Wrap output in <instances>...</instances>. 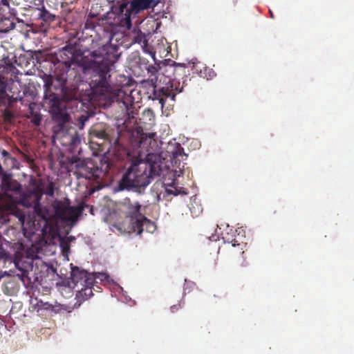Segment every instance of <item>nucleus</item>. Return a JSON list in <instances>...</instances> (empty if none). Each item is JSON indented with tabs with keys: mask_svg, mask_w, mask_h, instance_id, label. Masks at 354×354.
<instances>
[{
	"mask_svg": "<svg viewBox=\"0 0 354 354\" xmlns=\"http://www.w3.org/2000/svg\"><path fill=\"white\" fill-rule=\"evenodd\" d=\"M118 57L116 48L111 45H104L87 56H75L69 48L64 47L57 58L54 75L64 86L68 81H83L81 72L88 76L90 87L94 92L104 95L110 89L109 73Z\"/></svg>",
	"mask_w": 354,
	"mask_h": 354,
	"instance_id": "nucleus-1",
	"label": "nucleus"
},
{
	"mask_svg": "<svg viewBox=\"0 0 354 354\" xmlns=\"http://www.w3.org/2000/svg\"><path fill=\"white\" fill-rule=\"evenodd\" d=\"M52 84L53 78L50 76L44 84L46 87L44 100L48 106L53 120L57 122V125L54 127V132L62 145L75 147L80 142V134L77 129V125L69 121L70 115L66 113L65 105L60 97L57 94L48 91Z\"/></svg>",
	"mask_w": 354,
	"mask_h": 354,
	"instance_id": "nucleus-2",
	"label": "nucleus"
},
{
	"mask_svg": "<svg viewBox=\"0 0 354 354\" xmlns=\"http://www.w3.org/2000/svg\"><path fill=\"white\" fill-rule=\"evenodd\" d=\"M151 155L148 154L146 160L133 162L124 171L114 190L121 192L132 188L147 187L151 179L160 175V165L158 162L151 161Z\"/></svg>",
	"mask_w": 354,
	"mask_h": 354,
	"instance_id": "nucleus-3",
	"label": "nucleus"
},
{
	"mask_svg": "<svg viewBox=\"0 0 354 354\" xmlns=\"http://www.w3.org/2000/svg\"><path fill=\"white\" fill-rule=\"evenodd\" d=\"M142 205L138 201H132L127 197L119 201L116 205V212L119 216L112 226L122 233L131 234L135 231L133 225L139 222L143 214L140 212Z\"/></svg>",
	"mask_w": 354,
	"mask_h": 354,
	"instance_id": "nucleus-4",
	"label": "nucleus"
},
{
	"mask_svg": "<svg viewBox=\"0 0 354 354\" xmlns=\"http://www.w3.org/2000/svg\"><path fill=\"white\" fill-rule=\"evenodd\" d=\"M169 69L172 71L174 77L172 78L169 76L165 77L163 82L165 85L159 88H157V86H155L151 93L152 99L159 100L162 107L165 104V99L171 97L172 100H175L176 94L183 91V86L180 87V82L177 80L176 74L180 71H183V73H185V68L181 65H178L175 67L170 66Z\"/></svg>",
	"mask_w": 354,
	"mask_h": 354,
	"instance_id": "nucleus-5",
	"label": "nucleus"
},
{
	"mask_svg": "<svg viewBox=\"0 0 354 354\" xmlns=\"http://www.w3.org/2000/svg\"><path fill=\"white\" fill-rule=\"evenodd\" d=\"M43 196V190L39 185L35 186L31 190L26 193H21L19 196L18 201L20 204L26 207H32L38 216L44 221L45 225L50 218L48 210L42 207L40 201Z\"/></svg>",
	"mask_w": 354,
	"mask_h": 354,
	"instance_id": "nucleus-6",
	"label": "nucleus"
},
{
	"mask_svg": "<svg viewBox=\"0 0 354 354\" xmlns=\"http://www.w3.org/2000/svg\"><path fill=\"white\" fill-rule=\"evenodd\" d=\"M53 207L55 216L63 221L73 222L76 221L84 210V203L71 206V201L67 198H64L63 201H55Z\"/></svg>",
	"mask_w": 354,
	"mask_h": 354,
	"instance_id": "nucleus-7",
	"label": "nucleus"
},
{
	"mask_svg": "<svg viewBox=\"0 0 354 354\" xmlns=\"http://www.w3.org/2000/svg\"><path fill=\"white\" fill-rule=\"evenodd\" d=\"M101 167L93 162H88L82 169V176L90 180L103 181L109 175L110 164L107 162H100Z\"/></svg>",
	"mask_w": 354,
	"mask_h": 354,
	"instance_id": "nucleus-8",
	"label": "nucleus"
},
{
	"mask_svg": "<svg viewBox=\"0 0 354 354\" xmlns=\"http://www.w3.org/2000/svg\"><path fill=\"white\" fill-rule=\"evenodd\" d=\"M128 131L132 142H134L138 147L147 148L151 145V142H155L156 141L155 133H145L140 127L129 129Z\"/></svg>",
	"mask_w": 354,
	"mask_h": 354,
	"instance_id": "nucleus-9",
	"label": "nucleus"
},
{
	"mask_svg": "<svg viewBox=\"0 0 354 354\" xmlns=\"http://www.w3.org/2000/svg\"><path fill=\"white\" fill-rule=\"evenodd\" d=\"M1 190L4 195L10 201V198H14L11 194L21 196L22 193L21 185L15 179L12 178V174H5L1 178Z\"/></svg>",
	"mask_w": 354,
	"mask_h": 354,
	"instance_id": "nucleus-10",
	"label": "nucleus"
},
{
	"mask_svg": "<svg viewBox=\"0 0 354 354\" xmlns=\"http://www.w3.org/2000/svg\"><path fill=\"white\" fill-rule=\"evenodd\" d=\"M111 10L121 26L130 28L131 26V16L134 11L131 9L129 2H123L119 6H113Z\"/></svg>",
	"mask_w": 354,
	"mask_h": 354,
	"instance_id": "nucleus-11",
	"label": "nucleus"
},
{
	"mask_svg": "<svg viewBox=\"0 0 354 354\" xmlns=\"http://www.w3.org/2000/svg\"><path fill=\"white\" fill-rule=\"evenodd\" d=\"M15 19L18 22L22 21L18 17V12L14 15L8 10L4 11L3 8H0V32H8L12 30L15 27Z\"/></svg>",
	"mask_w": 354,
	"mask_h": 354,
	"instance_id": "nucleus-12",
	"label": "nucleus"
},
{
	"mask_svg": "<svg viewBox=\"0 0 354 354\" xmlns=\"http://www.w3.org/2000/svg\"><path fill=\"white\" fill-rule=\"evenodd\" d=\"M232 231V234H237V236H235L234 239H230L229 237H225L223 238L225 240V242H227V243H231V247L234 249L235 248H238L237 249V253L240 254L241 255L242 261L240 264L241 268H244L247 266V262L245 261V259L243 257V254H244V248L246 245V243H245L242 240V237L240 236V234L242 232H244V230L243 229H239L236 230L235 231Z\"/></svg>",
	"mask_w": 354,
	"mask_h": 354,
	"instance_id": "nucleus-13",
	"label": "nucleus"
},
{
	"mask_svg": "<svg viewBox=\"0 0 354 354\" xmlns=\"http://www.w3.org/2000/svg\"><path fill=\"white\" fill-rule=\"evenodd\" d=\"M112 131L113 130L106 124L99 122L92 126L89 133L92 138H97L111 142L113 140V136L111 135Z\"/></svg>",
	"mask_w": 354,
	"mask_h": 354,
	"instance_id": "nucleus-14",
	"label": "nucleus"
},
{
	"mask_svg": "<svg viewBox=\"0 0 354 354\" xmlns=\"http://www.w3.org/2000/svg\"><path fill=\"white\" fill-rule=\"evenodd\" d=\"M71 282L74 284V287L77 286L78 283L80 286L84 283L92 284L93 282V277L84 270H80L78 267H73L71 273Z\"/></svg>",
	"mask_w": 354,
	"mask_h": 354,
	"instance_id": "nucleus-15",
	"label": "nucleus"
},
{
	"mask_svg": "<svg viewBox=\"0 0 354 354\" xmlns=\"http://www.w3.org/2000/svg\"><path fill=\"white\" fill-rule=\"evenodd\" d=\"M19 203L18 197L12 198H10V203L3 205V207L8 214L15 216L19 219V221L21 224H24L26 214L24 212L18 207Z\"/></svg>",
	"mask_w": 354,
	"mask_h": 354,
	"instance_id": "nucleus-16",
	"label": "nucleus"
},
{
	"mask_svg": "<svg viewBox=\"0 0 354 354\" xmlns=\"http://www.w3.org/2000/svg\"><path fill=\"white\" fill-rule=\"evenodd\" d=\"M37 10L38 14L36 20L38 22V25L42 30H46L50 24L55 20L56 16L47 10L44 6H42L41 8H38Z\"/></svg>",
	"mask_w": 354,
	"mask_h": 354,
	"instance_id": "nucleus-17",
	"label": "nucleus"
},
{
	"mask_svg": "<svg viewBox=\"0 0 354 354\" xmlns=\"http://www.w3.org/2000/svg\"><path fill=\"white\" fill-rule=\"evenodd\" d=\"M192 69L194 72L197 73L201 77L207 80H212L216 75L212 68L207 67L205 64L198 60L192 62Z\"/></svg>",
	"mask_w": 354,
	"mask_h": 354,
	"instance_id": "nucleus-18",
	"label": "nucleus"
},
{
	"mask_svg": "<svg viewBox=\"0 0 354 354\" xmlns=\"http://www.w3.org/2000/svg\"><path fill=\"white\" fill-rule=\"evenodd\" d=\"M139 222L135 224V231L133 233L136 234H141L143 231H146L149 233H153L156 230V225L153 222L148 219L144 214L138 219Z\"/></svg>",
	"mask_w": 354,
	"mask_h": 354,
	"instance_id": "nucleus-19",
	"label": "nucleus"
},
{
	"mask_svg": "<svg viewBox=\"0 0 354 354\" xmlns=\"http://www.w3.org/2000/svg\"><path fill=\"white\" fill-rule=\"evenodd\" d=\"M161 0H132L129 4L131 9L135 13H138L141 10L156 7Z\"/></svg>",
	"mask_w": 354,
	"mask_h": 354,
	"instance_id": "nucleus-20",
	"label": "nucleus"
},
{
	"mask_svg": "<svg viewBox=\"0 0 354 354\" xmlns=\"http://www.w3.org/2000/svg\"><path fill=\"white\" fill-rule=\"evenodd\" d=\"M92 285L93 283H84V285L81 286V289L77 290L75 299H77V302L79 303V305L93 295Z\"/></svg>",
	"mask_w": 354,
	"mask_h": 354,
	"instance_id": "nucleus-21",
	"label": "nucleus"
},
{
	"mask_svg": "<svg viewBox=\"0 0 354 354\" xmlns=\"http://www.w3.org/2000/svg\"><path fill=\"white\" fill-rule=\"evenodd\" d=\"M37 109V104L30 103L29 104V115H28V118L30 119V121L32 124L36 126H39L41 123L42 117Z\"/></svg>",
	"mask_w": 354,
	"mask_h": 354,
	"instance_id": "nucleus-22",
	"label": "nucleus"
},
{
	"mask_svg": "<svg viewBox=\"0 0 354 354\" xmlns=\"http://www.w3.org/2000/svg\"><path fill=\"white\" fill-rule=\"evenodd\" d=\"M132 42L134 44H140L143 48L147 47L148 41L147 36L145 33L142 32L141 30L136 29L133 30V35L132 37Z\"/></svg>",
	"mask_w": 354,
	"mask_h": 354,
	"instance_id": "nucleus-23",
	"label": "nucleus"
},
{
	"mask_svg": "<svg viewBox=\"0 0 354 354\" xmlns=\"http://www.w3.org/2000/svg\"><path fill=\"white\" fill-rule=\"evenodd\" d=\"M1 3L2 7H0V8H3L4 11L8 10L14 15H17V12H18V10L15 8L12 7L11 5L19 6V2L18 0H1Z\"/></svg>",
	"mask_w": 354,
	"mask_h": 354,
	"instance_id": "nucleus-24",
	"label": "nucleus"
},
{
	"mask_svg": "<svg viewBox=\"0 0 354 354\" xmlns=\"http://www.w3.org/2000/svg\"><path fill=\"white\" fill-rule=\"evenodd\" d=\"M100 19L97 15L90 12L84 24V29L93 30L99 25Z\"/></svg>",
	"mask_w": 354,
	"mask_h": 354,
	"instance_id": "nucleus-25",
	"label": "nucleus"
},
{
	"mask_svg": "<svg viewBox=\"0 0 354 354\" xmlns=\"http://www.w3.org/2000/svg\"><path fill=\"white\" fill-rule=\"evenodd\" d=\"M7 81L6 79L0 75V102H3L9 97L6 92Z\"/></svg>",
	"mask_w": 354,
	"mask_h": 354,
	"instance_id": "nucleus-26",
	"label": "nucleus"
},
{
	"mask_svg": "<svg viewBox=\"0 0 354 354\" xmlns=\"http://www.w3.org/2000/svg\"><path fill=\"white\" fill-rule=\"evenodd\" d=\"M167 194L174 196H178L179 194H187V192L185 191L183 188H178L175 186L170 185L168 187H166L165 189Z\"/></svg>",
	"mask_w": 354,
	"mask_h": 354,
	"instance_id": "nucleus-27",
	"label": "nucleus"
},
{
	"mask_svg": "<svg viewBox=\"0 0 354 354\" xmlns=\"http://www.w3.org/2000/svg\"><path fill=\"white\" fill-rule=\"evenodd\" d=\"M43 194L49 196H53L55 194V185L53 181H50L46 186L41 187Z\"/></svg>",
	"mask_w": 354,
	"mask_h": 354,
	"instance_id": "nucleus-28",
	"label": "nucleus"
},
{
	"mask_svg": "<svg viewBox=\"0 0 354 354\" xmlns=\"http://www.w3.org/2000/svg\"><path fill=\"white\" fill-rule=\"evenodd\" d=\"M59 245L63 252L67 253L70 250L69 241H66L64 237H59Z\"/></svg>",
	"mask_w": 354,
	"mask_h": 354,
	"instance_id": "nucleus-29",
	"label": "nucleus"
},
{
	"mask_svg": "<svg viewBox=\"0 0 354 354\" xmlns=\"http://www.w3.org/2000/svg\"><path fill=\"white\" fill-rule=\"evenodd\" d=\"M173 157L174 158L181 156L183 155L186 156L184 153L183 148L179 145H177L176 149L175 151H172Z\"/></svg>",
	"mask_w": 354,
	"mask_h": 354,
	"instance_id": "nucleus-30",
	"label": "nucleus"
},
{
	"mask_svg": "<svg viewBox=\"0 0 354 354\" xmlns=\"http://www.w3.org/2000/svg\"><path fill=\"white\" fill-rule=\"evenodd\" d=\"M189 209L194 216H198L203 211V209L201 206H197L196 208L194 207V203L191 204V206L189 207Z\"/></svg>",
	"mask_w": 354,
	"mask_h": 354,
	"instance_id": "nucleus-31",
	"label": "nucleus"
},
{
	"mask_svg": "<svg viewBox=\"0 0 354 354\" xmlns=\"http://www.w3.org/2000/svg\"><path fill=\"white\" fill-rule=\"evenodd\" d=\"M184 304H185L184 302H179L177 304H174V305L171 306L170 308L171 312L172 313H175L178 312L180 309H181L183 307Z\"/></svg>",
	"mask_w": 354,
	"mask_h": 354,
	"instance_id": "nucleus-32",
	"label": "nucleus"
},
{
	"mask_svg": "<svg viewBox=\"0 0 354 354\" xmlns=\"http://www.w3.org/2000/svg\"><path fill=\"white\" fill-rule=\"evenodd\" d=\"M196 286V284L192 282H187V280H185V287H184V293L186 294L187 292H190V289L193 288Z\"/></svg>",
	"mask_w": 354,
	"mask_h": 354,
	"instance_id": "nucleus-33",
	"label": "nucleus"
},
{
	"mask_svg": "<svg viewBox=\"0 0 354 354\" xmlns=\"http://www.w3.org/2000/svg\"><path fill=\"white\" fill-rule=\"evenodd\" d=\"M122 102L127 109H129V106L132 104V100L130 96L125 97Z\"/></svg>",
	"mask_w": 354,
	"mask_h": 354,
	"instance_id": "nucleus-34",
	"label": "nucleus"
},
{
	"mask_svg": "<svg viewBox=\"0 0 354 354\" xmlns=\"http://www.w3.org/2000/svg\"><path fill=\"white\" fill-rule=\"evenodd\" d=\"M218 251H217L214 255V258H213V261L212 262H210V266L213 268L216 267V265H217V261H218Z\"/></svg>",
	"mask_w": 354,
	"mask_h": 354,
	"instance_id": "nucleus-35",
	"label": "nucleus"
},
{
	"mask_svg": "<svg viewBox=\"0 0 354 354\" xmlns=\"http://www.w3.org/2000/svg\"><path fill=\"white\" fill-rule=\"evenodd\" d=\"M143 113H144V115H146L149 118V120L154 119V115H153V112L152 110L148 109L147 111H145Z\"/></svg>",
	"mask_w": 354,
	"mask_h": 354,
	"instance_id": "nucleus-36",
	"label": "nucleus"
},
{
	"mask_svg": "<svg viewBox=\"0 0 354 354\" xmlns=\"http://www.w3.org/2000/svg\"><path fill=\"white\" fill-rule=\"evenodd\" d=\"M87 120H88L87 117H85V118H83V117H82V118H81L80 119V121H79V123H78L80 130H82V129H83L84 125V122H85Z\"/></svg>",
	"mask_w": 354,
	"mask_h": 354,
	"instance_id": "nucleus-37",
	"label": "nucleus"
},
{
	"mask_svg": "<svg viewBox=\"0 0 354 354\" xmlns=\"http://www.w3.org/2000/svg\"><path fill=\"white\" fill-rule=\"evenodd\" d=\"M148 72L151 73V75H154L157 72L156 67L152 65L149 66L148 67Z\"/></svg>",
	"mask_w": 354,
	"mask_h": 354,
	"instance_id": "nucleus-38",
	"label": "nucleus"
},
{
	"mask_svg": "<svg viewBox=\"0 0 354 354\" xmlns=\"http://www.w3.org/2000/svg\"><path fill=\"white\" fill-rule=\"evenodd\" d=\"M97 278L100 279L101 281L106 280L109 278V276L105 273H99V276Z\"/></svg>",
	"mask_w": 354,
	"mask_h": 354,
	"instance_id": "nucleus-39",
	"label": "nucleus"
},
{
	"mask_svg": "<svg viewBox=\"0 0 354 354\" xmlns=\"http://www.w3.org/2000/svg\"><path fill=\"white\" fill-rule=\"evenodd\" d=\"M64 238H65L66 241H69V243L75 239V236H69L64 237Z\"/></svg>",
	"mask_w": 354,
	"mask_h": 354,
	"instance_id": "nucleus-40",
	"label": "nucleus"
},
{
	"mask_svg": "<svg viewBox=\"0 0 354 354\" xmlns=\"http://www.w3.org/2000/svg\"><path fill=\"white\" fill-rule=\"evenodd\" d=\"M2 154H3V156H5L8 155L9 153H8V151H6V150H3V151H2Z\"/></svg>",
	"mask_w": 354,
	"mask_h": 354,
	"instance_id": "nucleus-41",
	"label": "nucleus"
},
{
	"mask_svg": "<svg viewBox=\"0 0 354 354\" xmlns=\"http://www.w3.org/2000/svg\"><path fill=\"white\" fill-rule=\"evenodd\" d=\"M270 13L271 17L274 18L273 13L271 10H270Z\"/></svg>",
	"mask_w": 354,
	"mask_h": 354,
	"instance_id": "nucleus-42",
	"label": "nucleus"
},
{
	"mask_svg": "<svg viewBox=\"0 0 354 354\" xmlns=\"http://www.w3.org/2000/svg\"><path fill=\"white\" fill-rule=\"evenodd\" d=\"M50 236H52V237H54L55 235V234H50Z\"/></svg>",
	"mask_w": 354,
	"mask_h": 354,
	"instance_id": "nucleus-43",
	"label": "nucleus"
}]
</instances>
